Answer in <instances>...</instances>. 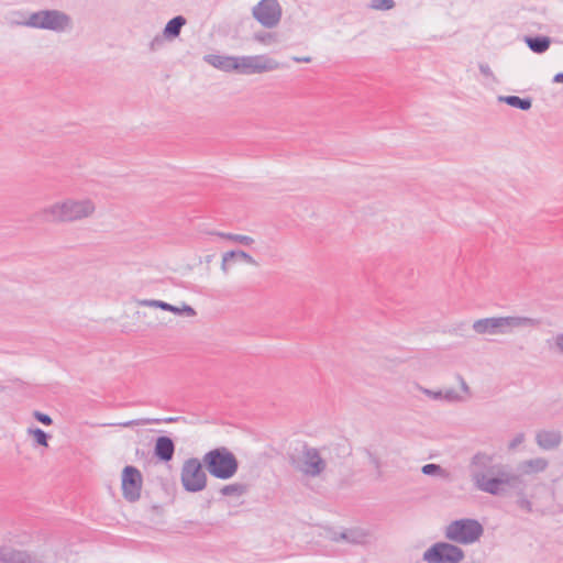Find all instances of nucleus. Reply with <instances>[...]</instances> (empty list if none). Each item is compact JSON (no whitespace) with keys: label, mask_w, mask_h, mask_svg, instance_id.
Returning a JSON list of instances; mask_svg holds the SVG:
<instances>
[{"label":"nucleus","mask_w":563,"mask_h":563,"mask_svg":"<svg viewBox=\"0 0 563 563\" xmlns=\"http://www.w3.org/2000/svg\"><path fill=\"white\" fill-rule=\"evenodd\" d=\"M471 477L475 487L493 496H500L506 488L523 487V481L509 466L495 462L493 455L476 453L472 459Z\"/></svg>","instance_id":"f257e3e1"},{"label":"nucleus","mask_w":563,"mask_h":563,"mask_svg":"<svg viewBox=\"0 0 563 563\" xmlns=\"http://www.w3.org/2000/svg\"><path fill=\"white\" fill-rule=\"evenodd\" d=\"M95 205L90 200H66L54 203L41 211V217L49 222H71L90 216Z\"/></svg>","instance_id":"f03ea898"},{"label":"nucleus","mask_w":563,"mask_h":563,"mask_svg":"<svg viewBox=\"0 0 563 563\" xmlns=\"http://www.w3.org/2000/svg\"><path fill=\"white\" fill-rule=\"evenodd\" d=\"M202 463L211 476L222 481L232 478L239 470L236 456L225 446H219L205 453Z\"/></svg>","instance_id":"7ed1b4c3"},{"label":"nucleus","mask_w":563,"mask_h":563,"mask_svg":"<svg viewBox=\"0 0 563 563\" xmlns=\"http://www.w3.org/2000/svg\"><path fill=\"white\" fill-rule=\"evenodd\" d=\"M539 321L529 317H490L478 319L473 323L477 334H507L515 328L536 327Z\"/></svg>","instance_id":"20e7f679"},{"label":"nucleus","mask_w":563,"mask_h":563,"mask_svg":"<svg viewBox=\"0 0 563 563\" xmlns=\"http://www.w3.org/2000/svg\"><path fill=\"white\" fill-rule=\"evenodd\" d=\"M203 467L202 460L197 457L185 461L180 473V482L185 492L199 493L207 487L208 478Z\"/></svg>","instance_id":"39448f33"},{"label":"nucleus","mask_w":563,"mask_h":563,"mask_svg":"<svg viewBox=\"0 0 563 563\" xmlns=\"http://www.w3.org/2000/svg\"><path fill=\"white\" fill-rule=\"evenodd\" d=\"M70 24V16L58 10H41L30 14L26 26L55 32L64 31Z\"/></svg>","instance_id":"423d86ee"},{"label":"nucleus","mask_w":563,"mask_h":563,"mask_svg":"<svg viewBox=\"0 0 563 563\" xmlns=\"http://www.w3.org/2000/svg\"><path fill=\"white\" fill-rule=\"evenodd\" d=\"M254 19L264 27L276 26L282 18V7L277 0H261L252 10Z\"/></svg>","instance_id":"0eeeda50"},{"label":"nucleus","mask_w":563,"mask_h":563,"mask_svg":"<svg viewBox=\"0 0 563 563\" xmlns=\"http://www.w3.org/2000/svg\"><path fill=\"white\" fill-rule=\"evenodd\" d=\"M276 67L277 63L265 55L241 56L238 57V65L234 71L243 75H253L269 71Z\"/></svg>","instance_id":"6e6552de"},{"label":"nucleus","mask_w":563,"mask_h":563,"mask_svg":"<svg viewBox=\"0 0 563 563\" xmlns=\"http://www.w3.org/2000/svg\"><path fill=\"white\" fill-rule=\"evenodd\" d=\"M142 474L132 465H126L122 471L121 488L125 500L134 503L141 497Z\"/></svg>","instance_id":"1a4fd4ad"},{"label":"nucleus","mask_w":563,"mask_h":563,"mask_svg":"<svg viewBox=\"0 0 563 563\" xmlns=\"http://www.w3.org/2000/svg\"><path fill=\"white\" fill-rule=\"evenodd\" d=\"M427 563H457V545L448 542H435L422 555Z\"/></svg>","instance_id":"9d476101"},{"label":"nucleus","mask_w":563,"mask_h":563,"mask_svg":"<svg viewBox=\"0 0 563 563\" xmlns=\"http://www.w3.org/2000/svg\"><path fill=\"white\" fill-rule=\"evenodd\" d=\"M302 466H298L306 475L316 477L325 470V461L321 457L316 448L309 446L307 443L302 446Z\"/></svg>","instance_id":"9b49d317"},{"label":"nucleus","mask_w":563,"mask_h":563,"mask_svg":"<svg viewBox=\"0 0 563 563\" xmlns=\"http://www.w3.org/2000/svg\"><path fill=\"white\" fill-rule=\"evenodd\" d=\"M484 533L483 525L476 519H460V544H472Z\"/></svg>","instance_id":"f8f14e48"},{"label":"nucleus","mask_w":563,"mask_h":563,"mask_svg":"<svg viewBox=\"0 0 563 563\" xmlns=\"http://www.w3.org/2000/svg\"><path fill=\"white\" fill-rule=\"evenodd\" d=\"M175 454V442L170 437L159 435L156 438L153 449L154 457L162 463H168Z\"/></svg>","instance_id":"ddd939ff"},{"label":"nucleus","mask_w":563,"mask_h":563,"mask_svg":"<svg viewBox=\"0 0 563 563\" xmlns=\"http://www.w3.org/2000/svg\"><path fill=\"white\" fill-rule=\"evenodd\" d=\"M536 442L542 450H554L562 442V433L558 430H540L536 433Z\"/></svg>","instance_id":"4468645a"},{"label":"nucleus","mask_w":563,"mask_h":563,"mask_svg":"<svg viewBox=\"0 0 563 563\" xmlns=\"http://www.w3.org/2000/svg\"><path fill=\"white\" fill-rule=\"evenodd\" d=\"M549 466V461L544 457H534L520 462L517 465V475L522 479V475H532L544 472Z\"/></svg>","instance_id":"2eb2a0df"},{"label":"nucleus","mask_w":563,"mask_h":563,"mask_svg":"<svg viewBox=\"0 0 563 563\" xmlns=\"http://www.w3.org/2000/svg\"><path fill=\"white\" fill-rule=\"evenodd\" d=\"M141 305L161 308L162 310L170 311L178 316H180V314H185L187 317L196 316V310L191 306L186 305V303H183L181 307H178V306H174L172 303H168V302H165L162 300L145 299V300L141 301Z\"/></svg>","instance_id":"dca6fc26"},{"label":"nucleus","mask_w":563,"mask_h":563,"mask_svg":"<svg viewBox=\"0 0 563 563\" xmlns=\"http://www.w3.org/2000/svg\"><path fill=\"white\" fill-rule=\"evenodd\" d=\"M368 537V530L363 529L361 527H352L349 529H344L340 532V538L342 539V542L353 545H361L367 543Z\"/></svg>","instance_id":"f3484780"},{"label":"nucleus","mask_w":563,"mask_h":563,"mask_svg":"<svg viewBox=\"0 0 563 563\" xmlns=\"http://www.w3.org/2000/svg\"><path fill=\"white\" fill-rule=\"evenodd\" d=\"M205 59L213 67L228 73L234 71V68L238 65V57L235 56L209 54L205 57Z\"/></svg>","instance_id":"a211bd4d"},{"label":"nucleus","mask_w":563,"mask_h":563,"mask_svg":"<svg viewBox=\"0 0 563 563\" xmlns=\"http://www.w3.org/2000/svg\"><path fill=\"white\" fill-rule=\"evenodd\" d=\"M0 563H30V555L24 551L1 547Z\"/></svg>","instance_id":"6ab92c4d"},{"label":"nucleus","mask_w":563,"mask_h":563,"mask_svg":"<svg viewBox=\"0 0 563 563\" xmlns=\"http://www.w3.org/2000/svg\"><path fill=\"white\" fill-rule=\"evenodd\" d=\"M187 23V20L183 15H176L172 18L163 30V36L167 40H174L179 36L181 27Z\"/></svg>","instance_id":"aec40b11"},{"label":"nucleus","mask_w":563,"mask_h":563,"mask_svg":"<svg viewBox=\"0 0 563 563\" xmlns=\"http://www.w3.org/2000/svg\"><path fill=\"white\" fill-rule=\"evenodd\" d=\"M525 43L533 53L543 54L549 49L551 38L547 35L526 36Z\"/></svg>","instance_id":"412c9836"},{"label":"nucleus","mask_w":563,"mask_h":563,"mask_svg":"<svg viewBox=\"0 0 563 563\" xmlns=\"http://www.w3.org/2000/svg\"><path fill=\"white\" fill-rule=\"evenodd\" d=\"M498 100L500 102H504L512 108H516V109H519L522 111H528L532 107V99L529 97L521 98L519 96L510 95V96H500L498 98Z\"/></svg>","instance_id":"4be33fe9"},{"label":"nucleus","mask_w":563,"mask_h":563,"mask_svg":"<svg viewBox=\"0 0 563 563\" xmlns=\"http://www.w3.org/2000/svg\"><path fill=\"white\" fill-rule=\"evenodd\" d=\"M249 485L244 483H232L221 487L220 494L222 496H243L247 493Z\"/></svg>","instance_id":"5701e85b"},{"label":"nucleus","mask_w":563,"mask_h":563,"mask_svg":"<svg viewBox=\"0 0 563 563\" xmlns=\"http://www.w3.org/2000/svg\"><path fill=\"white\" fill-rule=\"evenodd\" d=\"M27 432H29V434L32 435L35 445H41V446L48 445V440L51 439V434H48L41 428H37V427L29 428Z\"/></svg>","instance_id":"b1692460"},{"label":"nucleus","mask_w":563,"mask_h":563,"mask_svg":"<svg viewBox=\"0 0 563 563\" xmlns=\"http://www.w3.org/2000/svg\"><path fill=\"white\" fill-rule=\"evenodd\" d=\"M227 258H232V261H243L252 265H257V262L254 260V257L242 250H231L227 252Z\"/></svg>","instance_id":"393cba45"},{"label":"nucleus","mask_w":563,"mask_h":563,"mask_svg":"<svg viewBox=\"0 0 563 563\" xmlns=\"http://www.w3.org/2000/svg\"><path fill=\"white\" fill-rule=\"evenodd\" d=\"M550 350H554L563 355V333H558L551 339L547 340Z\"/></svg>","instance_id":"a878e982"},{"label":"nucleus","mask_w":563,"mask_h":563,"mask_svg":"<svg viewBox=\"0 0 563 563\" xmlns=\"http://www.w3.org/2000/svg\"><path fill=\"white\" fill-rule=\"evenodd\" d=\"M371 464L375 467L377 477H382V462L377 455H375L369 449H364Z\"/></svg>","instance_id":"bb28decb"},{"label":"nucleus","mask_w":563,"mask_h":563,"mask_svg":"<svg viewBox=\"0 0 563 563\" xmlns=\"http://www.w3.org/2000/svg\"><path fill=\"white\" fill-rule=\"evenodd\" d=\"M421 472L428 476H435L444 473V470L439 464L429 463L422 466Z\"/></svg>","instance_id":"cd10ccee"},{"label":"nucleus","mask_w":563,"mask_h":563,"mask_svg":"<svg viewBox=\"0 0 563 563\" xmlns=\"http://www.w3.org/2000/svg\"><path fill=\"white\" fill-rule=\"evenodd\" d=\"M253 40L258 43L271 44L275 41V34L269 32H256L253 34Z\"/></svg>","instance_id":"c85d7f7f"},{"label":"nucleus","mask_w":563,"mask_h":563,"mask_svg":"<svg viewBox=\"0 0 563 563\" xmlns=\"http://www.w3.org/2000/svg\"><path fill=\"white\" fill-rule=\"evenodd\" d=\"M395 7L394 0H372V8L387 11Z\"/></svg>","instance_id":"c756f323"},{"label":"nucleus","mask_w":563,"mask_h":563,"mask_svg":"<svg viewBox=\"0 0 563 563\" xmlns=\"http://www.w3.org/2000/svg\"><path fill=\"white\" fill-rule=\"evenodd\" d=\"M225 238L231 241L241 243L243 245H251L254 242V240L251 236L242 234L228 233Z\"/></svg>","instance_id":"7c9ffc66"},{"label":"nucleus","mask_w":563,"mask_h":563,"mask_svg":"<svg viewBox=\"0 0 563 563\" xmlns=\"http://www.w3.org/2000/svg\"><path fill=\"white\" fill-rule=\"evenodd\" d=\"M33 418L38 421L40 423L44 424V426H51L53 424V419L49 415L45 413V412H42L40 410H34L33 411Z\"/></svg>","instance_id":"2f4dec72"},{"label":"nucleus","mask_w":563,"mask_h":563,"mask_svg":"<svg viewBox=\"0 0 563 563\" xmlns=\"http://www.w3.org/2000/svg\"><path fill=\"white\" fill-rule=\"evenodd\" d=\"M457 533H459V530H457V519L451 521V523L449 525L448 529H446V538L453 542H457Z\"/></svg>","instance_id":"473e14b6"},{"label":"nucleus","mask_w":563,"mask_h":563,"mask_svg":"<svg viewBox=\"0 0 563 563\" xmlns=\"http://www.w3.org/2000/svg\"><path fill=\"white\" fill-rule=\"evenodd\" d=\"M325 537L335 543L342 542V539L340 538V532L336 531L333 527H327L325 529Z\"/></svg>","instance_id":"72a5a7b5"},{"label":"nucleus","mask_w":563,"mask_h":563,"mask_svg":"<svg viewBox=\"0 0 563 563\" xmlns=\"http://www.w3.org/2000/svg\"><path fill=\"white\" fill-rule=\"evenodd\" d=\"M516 503H517L518 507L526 510L527 512L533 511L532 503L526 496L519 497Z\"/></svg>","instance_id":"f704fd0d"},{"label":"nucleus","mask_w":563,"mask_h":563,"mask_svg":"<svg viewBox=\"0 0 563 563\" xmlns=\"http://www.w3.org/2000/svg\"><path fill=\"white\" fill-rule=\"evenodd\" d=\"M525 433L523 432H519L517 433L514 439L509 442L508 444V449L509 450H515L518 445H520L523 441H525Z\"/></svg>","instance_id":"c9c22d12"},{"label":"nucleus","mask_w":563,"mask_h":563,"mask_svg":"<svg viewBox=\"0 0 563 563\" xmlns=\"http://www.w3.org/2000/svg\"><path fill=\"white\" fill-rule=\"evenodd\" d=\"M185 418L184 417H167V418H162V419H153V420H150V422L152 423H174V422H178V421H184Z\"/></svg>","instance_id":"e433bc0d"},{"label":"nucleus","mask_w":563,"mask_h":563,"mask_svg":"<svg viewBox=\"0 0 563 563\" xmlns=\"http://www.w3.org/2000/svg\"><path fill=\"white\" fill-rule=\"evenodd\" d=\"M478 67L482 75L495 81V76L488 64L481 63Z\"/></svg>","instance_id":"4c0bfd02"},{"label":"nucleus","mask_w":563,"mask_h":563,"mask_svg":"<svg viewBox=\"0 0 563 563\" xmlns=\"http://www.w3.org/2000/svg\"><path fill=\"white\" fill-rule=\"evenodd\" d=\"M164 43V40L162 36L156 35L150 43L151 51H155L157 46H161Z\"/></svg>","instance_id":"58836bf2"},{"label":"nucleus","mask_w":563,"mask_h":563,"mask_svg":"<svg viewBox=\"0 0 563 563\" xmlns=\"http://www.w3.org/2000/svg\"><path fill=\"white\" fill-rule=\"evenodd\" d=\"M232 262V258H227V252L223 254L222 263H221V269L224 273H228L229 269V263Z\"/></svg>","instance_id":"ea45409f"},{"label":"nucleus","mask_w":563,"mask_h":563,"mask_svg":"<svg viewBox=\"0 0 563 563\" xmlns=\"http://www.w3.org/2000/svg\"><path fill=\"white\" fill-rule=\"evenodd\" d=\"M444 398L449 401L457 400V393L454 389H450L445 393Z\"/></svg>","instance_id":"a19ab883"},{"label":"nucleus","mask_w":563,"mask_h":563,"mask_svg":"<svg viewBox=\"0 0 563 563\" xmlns=\"http://www.w3.org/2000/svg\"><path fill=\"white\" fill-rule=\"evenodd\" d=\"M460 389L463 390L466 395H470V388L465 380L460 377Z\"/></svg>","instance_id":"79ce46f5"},{"label":"nucleus","mask_w":563,"mask_h":563,"mask_svg":"<svg viewBox=\"0 0 563 563\" xmlns=\"http://www.w3.org/2000/svg\"><path fill=\"white\" fill-rule=\"evenodd\" d=\"M426 393L429 394V395H432V397L434 399H441L443 397L441 390H439V391H431V390L426 389Z\"/></svg>","instance_id":"37998d69"},{"label":"nucleus","mask_w":563,"mask_h":563,"mask_svg":"<svg viewBox=\"0 0 563 563\" xmlns=\"http://www.w3.org/2000/svg\"><path fill=\"white\" fill-rule=\"evenodd\" d=\"M553 82L555 84H561L563 82V71L562 73H558L553 79H552Z\"/></svg>","instance_id":"c03bdc74"},{"label":"nucleus","mask_w":563,"mask_h":563,"mask_svg":"<svg viewBox=\"0 0 563 563\" xmlns=\"http://www.w3.org/2000/svg\"><path fill=\"white\" fill-rule=\"evenodd\" d=\"M295 62H298V63H310L311 62V57L307 56V57H295L294 58Z\"/></svg>","instance_id":"a18cd8bd"},{"label":"nucleus","mask_w":563,"mask_h":563,"mask_svg":"<svg viewBox=\"0 0 563 563\" xmlns=\"http://www.w3.org/2000/svg\"><path fill=\"white\" fill-rule=\"evenodd\" d=\"M464 559V552L460 549V562Z\"/></svg>","instance_id":"49530a36"}]
</instances>
